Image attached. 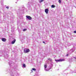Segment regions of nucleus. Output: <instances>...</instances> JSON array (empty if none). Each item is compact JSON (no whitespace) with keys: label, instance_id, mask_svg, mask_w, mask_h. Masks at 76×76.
Instances as JSON below:
<instances>
[{"label":"nucleus","instance_id":"1","mask_svg":"<svg viewBox=\"0 0 76 76\" xmlns=\"http://www.w3.org/2000/svg\"><path fill=\"white\" fill-rule=\"evenodd\" d=\"M30 50L29 49H24V53H28L29 52Z\"/></svg>","mask_w":76,"mask_h":76},{"label":"nucleus","instance_id":"2","mask_svg":"<svg viewBox=\"0 0 76 76\" xmlns=\"http://www.w3.org/2000/svg\"><path fill=\"white\" fill-rule=\"evenodd\" d=\"M26 17L28 20H31L32 19V18L30 16L27 15Z\"/></svg>","mask_w":76,"mask_h":76},{"label":"nucleus","instance_id":"3","mask_svg":"<svg viewBox=\"0 0 76 76\" xmlns=\"http://www.w3.org/2000/svg\"><path fill=\"white\" fill-rule=\"evenodd\" d=\"M55 61H64V59H59V60H56Z\"/></svg>","mask_w":76,"mask_h":76},{"label":"nucleus","instance_id":"4","mask_svg":"<svg viewBox=\"0 0 76 76\" xmlns=\"http://www.w3.org/2000/svg\"><path fill=\"white\" fill-rule=\"evenodd\" d=\"M45 12L46 13V14H48V9H45Z\"/></svg>","mask_w":76,"mask_h":76},{"label":"nucleus","instance_id":"5","mask_svg":"<svg viewBox=\"0 0 76 76\" xmlns=\"http://www.w3.org/2000/svg\"><path fill=\"white\" fill-rule=\"evenodd\" d=\"M15 41H16V39H14V40H13L12 41V42L11 43L12 44H15Z\"/></svg>","mask_w":76,"mask_h":76},{"label":"nucleus","instance_id":"6","mask_svg":"<svg viewBox=\"0 0 76 76\" xmlns=\"http://www.w3.org/2000/svg\"><path fill=\"white\" fill-rule=\"evenodd\" d=\"M2 41H3V42H5L6 41V39H5L4 38H2L1 39Z\"/></svg>","mask_w":76,"mask_h":76},{"label":"nucleus","instance_id":"7","mask_svg":"<svg viewBox=\"0 0 76 76\" xmlns=\"http://www.w3.org/2000/svg\"><path fill=\"white\" fill-rule=\"evenodd\" d=\"M44 67L45 69H46L47 67V64H45L44 65Z\"/></svg>","mask_w":76,"mask_h":76},{"label":"nucleus","instance_id":"8","mask_svg":"<svg viewBox=\"0 0 76 76\" xmlns=\"http://www.w3.org/2000/svg\"><path fill=\"white\" fill-rule=\"evenodd\" d=\"M51 7L52 8H54V7H55V6L54 5H52L51 6Z\"/></svg>","mask_w":76,"mask_h":76},{"label":"nucleus","instance_id":"9","mask_svg":"<svg viewBox=\"0 0 76 76\" xmlns=\"http://www.w3.org/2000/svg\"><path fill=\"white\" fill-rule=\"evenodd\" d=\"M26 30H27V29L25 28V29H23V31H24V32H25V31H26Z\"/></svg>","mask_w":76,"mask_h":76},{"label":"nucleus","instance_id":"10","mask_svg":"<svg viewBox=\"0 0 76 76\" xmlns=\"http://www.w3.org/2000/svg\"><path fill=\"white\" fill-rule=\"evenodd\" d=\"M44 1V0H40L39 1V3H41L42 2V1Z\"/></svg>","mask_w":76,"mask_h":76},{"label":"nucleus","instance_id":"11","mask_svg":"<svg viewBox=\"0 0 76 76\" xmlns=\"http://www.w3.org/2000/svg\"><path fill=\"white\" fill-rule=\"evenodd\" d=\"M23 67H26V65H25V64H23Z\"/></svg>","mask_w":76,"mask_h":76},{"label":"nucleus","instance_id":"12","mask_svg":"<svg viewBox=\"0 0 76 76\" xmlns=\"http://www.w3.org/2000/svg\"><path fill=\"white\" fill-rule=\"evenodd\" d=\"M32 70H34V71H35L36 70V69H35V68H32Z\"/></svg>","mask_w":76,"mask_h":76},{"label":"nucleus","instance_id":"13","mask_svg":"<svg viewBox=\"0 0 76 76\" xmlns=\"http://www.w3.org/2000/svg\"><path fill=\"white\" fill-rule=\"evenodd\" d=\"M61 0H58V2H59V3H61Z\"/></svg>","mask_w":76,"mask_h":76},{"label":"nucleus","instance_id":"14","mask_svg":"<svg viewBox=\"0 0 76 76\" xmlns=\"http://www.w3.org/2000/svg\"><path fill=\"white\" fill-rule=\"evenodd\" d=\"M45 70L46 72H47V71H48V70L46 69H45Z\"/></svg>","mask_w":76,"mask_h":76},{"label":"nucleus","instance_id":"15","mask_svg":"<svg viewBox=\"0 0 76 76\" xmlns=\"http://www.w3.org/2000/svg\"><path fill=\"white\" fill-rule=\"evenodd\" d=\"M6 8L7 9H9V7H6Z\"/></svg>","mask_w":76,"mask_h":76},{"label":"nucleus","instance_id":"16","mask_svg":"<svg viewBox=\"0 0 76 76\" xmlns=\"http://www.w3.org/2000/svg\"><path fill=\"white\" fill-rule=\"evenodd\" d=\"M74 33H76V31H74Z\"/></svg>","mask_w":76,"mask_h":76},{"label":"nucleus","instance_id":"17","mask_svg":"<svg viewBox=\"0 0 76 76\" xmlns=\"http://www.w3.org/2000/svg\"><path fill=\"white\" fill-rule=\"evenodd\" d=\"M43 43H44V44H45V42H43Z\"/></svg>","mask_w":76,"mask_h":76},{"label":"nucleus","instance_id":"18","mask_svg":"<svg viewBox=\"0 0 76 76\" xmlns=\"http://www.w3.org/2000/svg\"><path fill=\"white\" fill-rule=\"evenodd\" d=\"M69 56V54H67L66 56Z\"/></svg>","mask_w":76,"mask_h":76},{"label":"nucleus","instance_id":"19","mask_svg":"<svg viewBox=\"0 0 76 76\" xmlns=\"http://www.w3.org/2000/svg\"><path fill=\"white\" fill-rule=\"evenodd\" d=\"M28 7H29V5H28Z\"/></svg>","mask_w":76,"mask_h":76},{"label":"nucleus","instance_id":"20","mask_svg":"<svg viewBox=\"0 0 76 76\" xmlns=\"http://www.w3.org/2000/svg\"><path fill=\"white\" fill-rule=\"evenodd\" d=\"M49 60H50V59H48Z\"/></svg>","mask_w":76,"mask_h":76},{"label":"nucleus","instance_id":"21","mask_svg":"<svg viewBox=\"0 0 76 76\" xmlns=\"http://www.w3.org/2000/svg\"><path fill=\"white\" fill-rule=\"evenodd\" d=\"M29 3H30V2H29V3H28V4H29Z\"/></svg>","mask_w":76,"mask_h":76}]
</instances>
